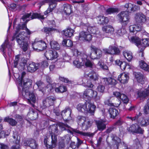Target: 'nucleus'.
<instances>
[{
  "label": "nucleus",
  "instance_id": "obj_48",
  "mask_svg": "<svg viewBox=\"0 0 149 149\" xmlns=\"http://www.w3.org/2000/svg\"><path fill=\"white\" fill-rule=\"evenodd\" d=\"M125 26H122L121 28L117 30V34L120 36H122L126 33V31L125 29Z\"/></svg>",
  "mask_w": 149,
  "mask_h": 149
},
{
  "label": "nucleus",
  "instance_id": "obj_13",
  "mask_svg": "<svg viewBox=\"0 0 149 149\" xmlns=\"http://www.w3.org/2000/svg\"><path fill=\"white\" fill-rule=\"evenodd\" d=\"M82 57L81 60L84 63L83 66L89 67L92 69L95 68V66L93 63L89 60L87 59V56L85 54H81Z\"/></svg>",
  "mask_w": 149,
  "mask_h": 149
},
{
  "label": "nucleus",
  "instance_id": "obj_44",
  "mask_svg": "<svg viewBox=\"0 0 149 149\" xmlns=\"http://www.w3.org/2000/svg\"><path fill=\"white\" fill-rule=\"evenodd\" d=\"M50 45L52 49L58 50L60 49L59 45L56 41L54 40H52L51 41Z\"/></svg>",
  "mask_w": 149,
  "mask_h": 149
},
{
  "label": "nucleus",
  "instance_id": "obj_23",
  "mask_svg": "<svg viewBox=\"0 0 149 149\" xmlns=\"http://www.w3.org/2000/svg\"><path fill=\"white\" fill-rule=\"evenodd\" d=\"M48 24L49 26L52 27H45L44 28V31L46 33L49 34L51 33L53 31H55L56 29L53 28V27L55 26V23L54 20L49 21L48 22Z\"/></svg>",
  "mask_w": 149,
  "mask_h": 149
},
{
  "label": "nucleus",
  "instance_id": "obj_12",
  "mask_svg": "<svg viewBox=\"0 0 149 149\" xmlns=\"http://www.w3.org/2000/svg\"><path fill=\"white\" fill-rule=\"evenodd\" d=\"M27 61L24 58H22L20 60L19 58V55L16 56L14 60V66L16 68L17 65H19L22 67V69H24L25 66L26 65Z\"/></svg>",
  "mask_w": 149,
  "mask_h": 149
},
{
  "label": "nucleus",
  "instance_id": "obj_61",
  "mask_svg": "<svg viewBox=\"0 0 149 149\" xmlns=\"http://www.w3.org/2000/svg\"><path fill=\"white\" fill-rule=\"evenodd\" d=\"M116 11V10L114 8H111L107 9L106 11L107 14H110Z\"/></svg>",
  "mask_w": 149,
  "mask_h": 149
},
{
  "label": "nucleus",
  "instance_id": "obj_31",
  "mask_svg": "<svg viewBox=\"0 0 149 149\" xmlns=\"http://www.w3.org/2000/svg\"><path fill=\"white\" fill-rule=\"evenodd\" d=\"M3 4L7 9L13 11L16 7V4L14 3H9L6 2V0H0Z\"/></svg>",
  "mask_w": 149,
  "mask_h": 149
},
{
  "label": "nucleus",
  "instance_id": "obj_64",
  "mask_svg": "<svg viewBox=\"0 0 149 149\" xmlns=\"http://www.w3.org/2000/svg\"><path fill=\"white\" fill-rule=\"evenodd\" d=\"M71 57L68 54H65L63 56V58L62 59V60L64 62H68L71 59Z\"/></svg>",
  "mask_w": 149,
  "mask_h": 149
},
{
  "label": "nucleus",
  "instance_id": "obj_10",
  "mask_svg": "<svg viewBox=\"0 0 149 149\" xmlns=\"http://www.w3.org/2000/svg\"><path fill=\"white\" fill-rule=\"evenodd\" d=\"M31 14V13L26 14L23 16L22 19L24 21H25L26 22L31 19L36 18L41 19H44L43 15L40 14L33 13L32 15Z\"/></svg>",
  "mask_w": 149,
  "mask_h": 149
},
{
  "label": "nucleus",
  "instance_id": "obj_49",
  "mask_svg": "<svg viewBox=\"0 0 149 149\" xmlns=\"http://www.w3.org/2000/svg\"><path fill=\"white\" fill-rule=\"evenodd\" d=\"M125 7L126 8L125 11L131 12L133 11V4L130 3H127L125 5Z\"/></svg>",
  "mask_w": 149,
  "mask_h": 149
},
{
  "label": "nucleus",
  "instance_id": "obj_3",
  "mask_svg": "<svg viewBox=\"0 0 149 149\" xmlns=\"http://www.w3.org/2000/svg\"><path fill=\"white\" fill-rule=\"evenodd\" d=\"M25 30L27 34L30 35L33 32L30 31L26 27V25L23 24H19L16 27V31L13 36L12 41L16 39L17 42L19 47L24 52L28 49V44L27 42L25 41V32L24 31H20V30Z\"/></svg>",
  "mask_w": 149,
  "mask_h": 149
},
{
  "label": "nucleus",
  "instance_id": "obj_55",
  "mask_svg": "<svg viewBox=\"0 0 149 149\" xmlns=\"http://www.w3.org/2000/svg\"><path fill=\"white\" fill-rule=\"evenodd\" d=\"M124 103L127 104L129 102V99L127 96L124 94H122V97L120 98Z\"/></svg>",
  "mask_w": 149,
  "mask_h": 149
},
{
  "label": "nucleus",
  "instance_id": "obj_41",
  "mask_svg": "<svg viewBox=\"0 0 149 149\" xmlns=\"http://www.w3.org/2000/svg\"><path fill=\"white\" fill-rule=\"evenodd\" d=\"M139 66L142 69L149 72V66L143 61L141 60L139 61Z\"/></svg>",
  "mask_w": 149,
  "mask_h": 149
},
{
  "label": "nucleus",
  "instance_id": "obj_52",
  "mask_svg": "<svg viewBox=\"0 0 149 149\" xmlns=\"http://www.w3.org/2000/svg\"><path fill=\"white\" fill-rule=\"evenodd\" d=\"M97 29L94 26H89L87 28L88 32L91 34V33L95 34L96 33Z\"/></svg>",
  "mask_w": 149,
  "mask_h": 149
},
{
  "label": "nucleus",
  "instance_id": "obj_16",
  "mask_svg": "<svg viewBox=\"0 0 149 149\" xmlns=\"http://www.w3.org/2000/svg\"><path fill=\"white\" fill-rule=\"evenodd\" d=\"M24 145L25 146H29L32 149H38V144L36 141L32 139L25 140Z\"/></svg>",
  "mask_w": 149,
  "mask_h": 149
},
{
  "label": "nucleus",
  "instance_id": "obj_47",
  "mask_svg": "<svg viewBox=\"0 0 149 149\" xmlns=\"http://www.w3.org/2000/svg\"><path fill=\"white\" fill-rule=\"evenodd\" d=\"M97 68L103 70H106L108 69V67L104 64V63L101 61H99L96 65Z\"/></svg>",
  "mask_w": 149,
  "mask_h": 149
},
{
  "label": "nucleus",
  "instance_id": "obj_18",
  "mask_svg": "<svg viewBox=\"0 0 149 149\" xmlns=\"http://www.w3.org/2000/svg\"><path fill=\"white\" fill-rule=\"evenodd\" d=\"M55 98L53 96H50L44 99L42 101L43 109H45L50 106L52 105Z\"/></svg>",
  "mask_w": 149,
  "mask_h": 149
},
{
  "label": "nucleus",
  "instance_id": "obj_37",
  "mask_svg": "<svg viewBox=\"0 0 149 149\" xmlns=\"http://www.w3.org/2000/svg\"><path fill=\"white\" fill-rule=\"evenodd\" d=\"M98 23L100 24H107L109 22V20L108 18L103 16H100L97 18Z\"/></svg>",
  "mask_w": 149,
  "mask_h": 149
},
{
  "label": "nucleus",
  "instance_id": "obj_53",
  "mask_svg": "<svg viewBox=\"0 0 149 149\" xmlns=\"http://www.w3.org/2000/svg\"><path fill=\"white\" fill-rule=\"evenodd\" d=\"M66 91V88L65 86H61L59 87L56 88H55V91L57 92L63 93Z\"/></svg>",
  "mask_w": 149,
  "mask_h": 149
},
{
  "label": "nucleus",
  "instance_id": "obj_6",
  "mask_svg": "<svg viewBox=\"0 0 149 149\" xmlns=\"http://www.w3.org/2000/svg\"><path fill=\"white\" fill-rule=\"evenodd\" d=\"M83 94V97L86 100L92 98L97 101L100 99V97L97 96V92L91 89H86L84 91Z\"/></svg>",
  "mask_w": 149,
  "mask_h": 149
},
{
  "label": "nucleus",
  "instance_id": "obj_25",
  "mask_svg": "<svg viewBox=\"0 0 149 149\" xmlns=\"http://www.w3.org/2000/svg\"><path fill=\"white\" fill-rule=\"evenodd\" d=\"M57 4V1L55 0H50L49 3V8L45 11L44 14L46 15L52 12L55 8Z\"/></svg>",
  "mask_w": 149,
  "mask_h": 149
},
{
  "label": "nucleus",
  "instance_id": "obj_32",
  "mask_svg": "<svg viewBox=\"0 0 149 149\" xmlns=\"http://www.w3.org/2000/svg\"><path fill=\"white\" fill-rule=\"evenodd\" d=\"M109 112L110 118L113 119L115 118L118 114V110L114 107H111L109 110Z\"/></svg>",
  "mask_w": 149,
  "mask_h": 149
},
{
  "label": "nucleus",
  "instance_id": "obj_22",
  "mask_svg": "<svg viewBox=\"0 0 149 149\" xmlns=\"http://www.w3.org/2000/svg\"><path fill=\"white\" fill-rule=\"evenodd\" d=\"M129 77V74L127 73H123L120 74L118 76V80L123 84H125L128 82Z\"/></svg>",
  "mask_w": 149,
  "mask_h": 149
},
{
  "label": "nucleus",
  "instance_id": "obj_40",
  "mask_svg": "<svg viewBox=\"0 0 149 149\" xmlns=\"http://www.w3.org/2000/svg\"><path fill=\"white\" fill-rule=\"evenodd\" d=\"M96 124L98 130L100 131H102L106 127V125L104 123L105 122H96Z\"/></svg>",
  "mask_w": 149,
  "mask_h": 149
},
{
  "label": "nucleus",
  "instance_id": "obj_11",
  "mask_svg": "<svg viewBox=\"0 0 149 149\" xmlns=\"http://www.w3.org/2000/svg\"><path fill=\"white\" fill-rule=\"evenodd\" d=\"M128 131L132 134L135 133L143 134L144 130L140 126L138 123L131 125L127 128Z\"/></svg>",
  "mask_w": 149,
  "mask_h": 149
},
{
  "label": "nucleus",
  "instance_id": "obj_4",
  "mask_svg": "<svg viewBox=\"0 0 149 149\" xmlns=\"http://www.w3.org/2000/svg\"><path fill=\"white\" fill-rule=\"evenodd\" d=\"M78 110L85 114L89 113L90 115H94L96 107L94 104L89 102L84 103H80L77 106Z\"/></svg>",
  "mask_w": 149,
  "mask_h": 149
},
{
  "label": "nucleus",
  "instance_id": "obj_59",
  "mask_svg": "<svg viewBox=\"0 0 149 149\" xmlns=\"http://www.w3.org/2000/svg\"><path fill=\"white\" fill-rule=\"evenodd\" d=\"M141 114H142L141 113H139L138 115L134 117H132L130 116H127L126 117V118L127 119H128L127 120H132V121L133 120H137V119L139 118V117L141 116Z\"/></svg>",
  "mask_w": 149,
  "mask_h": 149
},
{
  "label": "nucleus",
  "instance_id": "obj_26",
  "mask_svg": "<svg viewBox=\"0 0 149 149\" xmlns=\"http://www.w3.org/2000/svg\"><path fill=\"white\" fill-rule=\"evenodd\" d=\"M13 136L14 141H15L16 145L13 146L11 149H20V146L19 144L20 137L17 135V133L16 132L13 133Z\"/></svg>",
  "mask_w": 149,
  "mask_h": 149
},
{
  "label": "nucleus",
  "instance_id": "obj_60",
  "mask_svg": "<svg viewBox=\"0 0 149 149\" xmlns=\"http://www.w3.org/2000/svg\"><path fill=\"white\" fill-rule=\"evenodd\" d=\"M64 62L63 61L62 59H60L57 60V63H56V66L58 68H61L62 65H63Z\"/></svg>",
  "mask_w": 149,
  "mask_h": 149
},
{
  "label": "nucleus",
  "instance_id": "obj_21",
  "mask_svg": "<svg viewBox=\"0 0 149 149\" xmlns=\"http://www.w3.org/2000/svg\"><path fill=\"white\" fill-rule=\"evenodd\" d=\"M134 18L136 22L138 23H143L146 21V17L143 13H139L135 15Z\"/></svg>",
  "mask_w": 149,
  "mask_h": 149
},
{
  "label": "nucleus",
  "instance_id": "obj_27",
  "mask_svg": "<svg viewBox=\"0 0 149 149\" xmlns=\"http://www.w3.org/2000/svg\"><path fill=\"white\" fill-rule=\"evenodd\" d=\"M39 66V64L38 63L34 62L30 63L27 66V70L31 72H34L38 69Z\"/></svg>",
  "mask_w": 149,
  "mask_h": 149
},
{
  "label": "nucleus",
  "instance_id": "obj_62",
  "mask_svg": "<svg viewBox=\"0 0 149 149\" xmlns=\"http://www.w3.org/2000/svg\"><path fill=\"white\" fill-rule=\"evenodd\" d=\"M97 91L100 93H103L105 89L104 86L102 85L99 84L97 87Z\"/></svg>",
  "mask_w": 149,
  "mask_h": 149
},
{
  "label": "nucleus",
  "instance_id": "obj_54",
  "mask_svg": "<svg viewBox=\"0 0 149 149\" xmlns=\"http://www.w3.org/2000/svg\"><path fill=\"white\" fill-rule=\"evenodd\" d=\"M72 131L75 133L80 134L83 136H89V134L88 133H85L79 131V130L75 129H73Z\"/></svg>",
  "mask_w": 149,
  "mask_h": 149
},
{
  "label": "nucleus",
  "instance_id": "obj_30",
  "mask_svg": "<svg viewBox=\"0 0 149 149\" xmlns=\"http://www.w3.org/2000/svg\"><path fill=\"white\" fill-rule=\"evenodd\" d=\"M87 75L92 81H95L97 80L99 77L98 74L93 70L90 71Z\"/></svg>",
  "mask_w": 149,
  "mask_h": 149
},
{
  "label": "nucleus",
  "instance_id": "obj_9",
  "mask_svg": "<svg viewBox=\"0 0 149 149\" xmlns=\"http://www.w3.org/2000/svg\"><path fill=\"white\" fill-rule=\"evenodd\" d=\"M111 138L115 143L117 149H130L124 142H121L120 139L117 136L113 135L111 136Z\"/></svg>",
  "mask_w": 149,
  "mask_h": 149
},
{
  "label": "nucleus",
  "instance_id": "obj_46",
  "mask_svg": "<svg viewBox=\"0 0 149 149\" xmlns=\"http://www.w3.org/2000/svg\"><path fill=\"white\" fill-rule=\"evenodd\" d=\"M119 66L122 70H124L126 68L127 69L131 68V66L125 62H122Z\"/></svg>",
  "mask_w": 149,
  "mask_h": 149
},
{
  "label": "nucleus",
  "instance_id": "obj_34",
  "mask_svg": "<svg viewBox=\"0 0 149 149\" xmlns=\"http://www.w3.org/2000/svg\"><path fill=\"white\" fill-rule=\"evenodd\" d=\"M102 30L105 33L111 34L113 33L114 31L113 27L109 25L103 26L102 27Z\"/></svg>",
  "mask_w": 149,
  "mask_h": 149
},
{
  "label": "nucleus",
  "instance_id": "obj_43",
  "mask_svg": "<svg viewBox=\"0 0 149 149\" xmlns=\"http://www.w3.org/2000/svg\"><path fill=\"white\" fill-rule=\"evenodd\" d=\"M91 122H83L81 123V128L83 130H86L91 125Z\"/></svg>",
  "mask_w": 149,
  "mask_h": 149
},
{
  "label": "nucleus",
  "instance_id": "obj_38",
  "mask_svg": "<svg viewBox=\"0 0 149 149\" xmlns=\"http://www.w3.org/2000/svg\"><path fill=\"white\" fill-rule=\"evenodd\" d=\"M110 49V52L111 54H118L120 53L119 48L116 46L110 45L109 47Z\"/></svg>",
  "mask_w": 149,
  "mask_h": 149
},
{
  "label": "nucleus",
  "instance_id": "obj_20",
  "mask_svg": "<svg viewBox=\"0 0 149 149\" xmlns=\"http://www.w3.org/2000/svg\"><path fill=\"white\" fill-rule=\"evenodd\" d=\"M72 12L71 6L70 5L65 4L63 5V16L65 19H67Z\"/></svg>",
  "mask_w": 149,
  "mask_h": 149
},
{
  "label": "nucleus",
  "instance_id": "obj_42",
  "mask_svg": "<svg viewBox=\"0 0 149 149\" xmlns=\"http://www.w3.org/2000/svg\"><path fill=\"white\" fill-rule=\"evenodd\" d=\"M36 85L37 86L39 91H41L43 93H45V88H42V87H41V86L43 87L45 86V84L43 82L41 81H38L36 82Z\"/></svg>",
  "mask_w": 149,
  "mask_h": 149
},
{
  "label": "nucleus",
  "instance_id": "obj_24",
  "mask_svg": "<svg viewBox=\"0 0 149 149\" xmlns=\"http://www.w3.org/2000/svg\"><path fill=\"white\" fill-rule=\"evenodd\" d=\"M101 83L106 85L109 84L115 85L117 83V81L115 79L111 78H102L101 79Z\"/></svg>",
  "mask_w": 149,
  "mask_h": 149
},
{
  "label": "nucleus",
  "instance_id": "obj_39",
  "mask_svg": "<svg viewBox=\"0 0 149 149\" xmlns=\"http://www.w3.org/2000/svg\"><path fill=\"white\" fill-rule=\"evenodd\" d=\"M123 54L124 57L128 61H130L132 58V53L130 51L125 50L123 52Z\"/></svg>",
  "mask_w": 149,
  "mask_h": 149
},
{
  "label": "nucleus",
  "instance_id": "obj_19",
  "mask_svg": "<svg viewBox=\"0 0 149 149\" xmlns=\"http://www.w3.org/2000/svg\"><path fill=\"white\" fill-rule=\"evenodd\" d=\"M79 38L80 40L89 42L92 39V36L88 32L82 31L80 33Z\"/></svg>",
  "mask_w": 149,
  "mask_h": 149
},
{
  "label": "nucleus",
  "instance_id": "obj_1",
  "mask_svg": "<svg viewBox=\"0 0 149 149\" xmlns=\"http://www.w3.org/2000/svg\"><path fill=\"white\" fill-rule=\"evenodd\" d=\"M26 75V73L23 72L21 77H19L17 79V86L19 92L24 98L27 99V102L29 104L34 107L36 97L33 92H31L29 90V87L31 85L32 81L28 78L24 79Z\"/></svg>",
  "mask_w": 149,
  "mask_h": 149
},
{
  "label": "nucleus",
  "instance_id": "obj_7",
  "mask_svg": "<svg viewBox=\"0 0 149 149\" xmlns=\"http://www.w3.org/2000/svg\"><path fill=\"white\" fill-rule=\"evenodd\" d=\"M32 46L33 49L39 52L45 49L47 47V45L44 41L36 38L32 41Z\"/></svg>",
  "mask_w": 149,
  "mask_h": 149
},
{
  "label": "nucleus",
  "instance_id": "obj_15",
  "mask_svg": "<svg viewBox=\"0 0 149 149\" xmlns=\"http://www.w3.org/2000/svg\"><path fill=\"white\" fill-rule=\"evenodd\" d=\"M93 52L90 54L91 58L92 59H99L102 56V51L100 49L95 47H92Z\"/></svg>",
  "mask_w": 149,
  "mask_h": 149
},
{
  "label": "nucleus",
  "instance_id": "obj_8",
  "mask_svg": "<svg viewBox=\"0 0 149 149\" xmlns=\"http://www.w3.org/2000/svg\"><path fill=\"white\" fill-rule=\"evenodd\" d=\"M117 17L123 26H126L130 22L129 13L127 11L121 12Z\"/></svg>",
  "mask_w": 149,
  "mask_h": 149
},
{
  "label": "nucleus",
  "instance_id": "obj_28",
  "mask_svg": "<svg viewBox=\"0 0 149 149\" xmlns=\"http://www.w3.org/2000/svg\"><path fill=\"white\" fill-rule=\"evenodd\" d=\"M134 74L135 78L138 82L141 84L144 83L145 80V78L144 75L139 72H134Z\"/></svg>",
  "mask_w": 149,
  "mask_h": 149
},
{
  "label": "nucleus",
  "instance_id": "obj_63",
  "mask_svg": "<svg viewBox=\"0 0 149 149\" xmlns=\"http://www.w3.org/2000/svg\"><path fill=\"white\" fill-rule=\"evenodd\" d=\"M138 124L141 127H146L149 125V122H137Z\"/></svg>",
  "mask_w": 149,
  "mask_h": 149
},
{
  "label": "nucleus",
  "instance_id": "obj_57",
  "mask_svg": "<svg viewBox=\"0 0 149 149\" xmlns=\"http://www.w3.org/2000/svg\"><path fill=\"white\" fill-rule=\"evenodd\" d=\"M10 130H8L7 131V134H6L4 131H1L0 133V138L6 137V136L9 135L10 133Z\"/></svg>",
  "mask_w": 149,
  "mask_h": 149
},
{
  "label": "nucleus",
  "instance_id": "obj_29",
  "mask_svg": "<svg viewBox=\"0 0 149 149\" xmlns=\"http://www.w3.org/2000/svg\"><path fill=\"white\" fill-rule=\"evenodd\" d=\"M142 26L138 25H131L129 27L130 31L133 33L134 34H136L138 31H142Z\"/></svg>",
  "mask_w": 149,
  "mask_h": 149
},
{
  "label": "nucleus",
  "instance_id": "obj_17",
  "mask_svg": "<svg viewBox=\"0 0 149 149\" xmlns=\"http://www.w3.org/2000/svg\"><path fill=\"white\" fill-rule=\"evenodd\" d=\"M72 111L69 108L65 109L61 112V116L64 121H69L71 120L70 116Z\"/></svg>",
  "mask_w": 149,
  "mask_h": 149
},
{
  "label": "nucleus",
  "instance_id": "obj_5",
  "mask_svg": "<svg viewBox=\"0 0 149 149\" xmlns=\"http://www.w3.org/2000/svg\"><path fill=\"white\" fill-rule=\"evenodd\" d=\"M1 50L3 53V55L6 58V54L7 53L9 56V61H10V59H12V54L13 52L12 50L11 45L9 42L8 39L5 40V42L1 46Z\"/></svg>",
  "mask_w": 149,
  "mask_h": 149
},
{
  "label": "nucleus",
  "instance_id": "obj_2",
  "mask_svg": "<svg viewBox=\"0 0 149 149\" xmlns=\"http://www.w3.org/2000/svg\"><path fill=\"white\" fill-rule=\"evenodd\" d=\"M58 126L62 131L65 130L66 128H69V126L66 124L62 123H60L59 125L55 124L50 126L49 130L51 135L46 136L44 139V143L47 148H55L56 145L57 141V134H58Z\"/></svg>",
  "mask_w": 149,
  "mask_h": 149
},
{
  "label": "nucleus",
  "instance_id": "obj_58",
  "mask_svg": "<svg viewBox=\"0 0 149 149\" xmlns=\"http://www.w3.org/2000/svg\"><path fill=\"white\" fill-rule=\"evenodd\" d=\"M72 52L73 54V56L76 57L77 58L81 57V56L79 54V53L76 49H72Z\"/></svg>",
  "mask_w": 149,
  "mask_h": 149
},
{
  "label": "nucleus",
  "instance_id": "obj_45",
  "mask_svg": "<svg viewBox=\"0 0 149 149\" xmlns=\"http://www.w3.org/2000/svg\"><path fill=\"white\" fill-rule=\"evenodd\" d=\"M62 44L63 46L67 47H71L73 45L72 41L70 40L64 39L62 41Z\"/></svg>",
  "mask_w": 149,
  "mask_h": 149
},
{
  "label": "nucleus",
  "instance_id": "obj_50",
  "mask_svg": "<svg viewBox=\"0 0 149 149\" xmlns=\"http://www.w3.org/2000/svg\"><path fill=\"white\" fill-rule=\"evenodd\" d=\"M28 114L29 115L30 114L31 116H32L33 117L32 119L34 120L37 118L38 113L36 111H35L33 109H31L30 110Z\"/></svg>",
  "mask_w": 149,
  "mask_h": 149
},
{
  "label": "nucleus",
  "instance_id": "obj_35",
  "mask_svg": "<svg viewBox=\"0 0 149 149\" xmlns=\"http://www.w3.org/2000/svg\"><path fill=\"white\" fill-rule=\"evenodd\" d=\"M82 58L80 57L76 58L75 60H74L73 63L74 66L78 68H81L84 65V63L81 60Z\"/></svg>",
  "mask_w": 149,
  "mask_h": 149
},
{
  "label": "nucleus",
  "instance_id": "obj_36",
  "mask_svg": "<svg viewBox=\"0 0 149 149\" xmlns=\"http://www.w3.org/2000/svg\"><path fill=\"white\" fill-rule=\"evenodd\" d=\"M129 39L130 41L132 43L135 44V45L139 47H140L141 42L139 39L136 36H132L130 38L129 37Z\"/></svg>",
  "mask_w": 149,
  "mask_h": 149
},
{
  "label": "nucleus",
  "instance_id": "obj_14",
  "mask_svg": "<svg viewBox=\"0 0 149 149\" xmlns=\"http://www.w3.org/2000/svg\"><path fill=\"white\" fill-rule=\"evenodd\" d=\"M45 56L47 59L52 60L57 58L58 55L57 52L55 50H47L45 54Z\"/></svg>",
  "mask_w": 149,
  "mask_h": 149
},
{
  "label": "nucleus",
  "instance_id": "obj_56",
  "mask_svg": "<svg viewBox=\"0 0 149 149\" xmlns=\"http://www.w3.org/2000/svg\"><path fill=\"white\" fill-rule=\"evenodd\" d=\"M133 145L136 149L139 148L141 146V144L138 139H136L134 141Z\"/></svg>",
  "mask_w": 149,
  "mask_h": 149
},
{
  "label": "nucleus",
  "instance_id": "obj_51",
  "mask_svg": "<svg viewBox=\"0 0 149 149\" xmlns=\"http://www.w3.org/2000/svg\"><path fill=\"white\" fill-rule=\"evenodd\" d=\"M91 80L90 79L87 80L86 82L83 83L84 86L86 88H92L94 85L91 81Z\"/></svg>",
  "mask_w": 149,
  "mask_h": 149
},
{
  "label": "nucleus",
  "instance_id": "obj_33",
  "mask_svg": "<svg viewBox=\"0 0 149 149\" xmlns=\"http://www.w3.org/2000/svg\"><path fill=\"white\" fill-rule=\"evenodd\" d=\"M74 30L72 29L68 28L63 31L64 35L66 38H70L73 35Z\"/></svg>",
  "mask_w": 149,
  "mask_h": 149
}]
</instances>
